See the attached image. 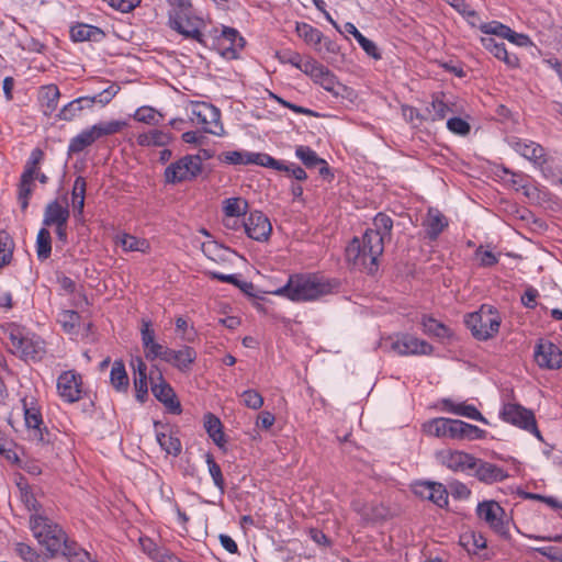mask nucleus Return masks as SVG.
<instances>
[{
	"mask_svg": "<svg viewBox=\"0 0 562 562\" xmlns=\"http://www.w3.org/2000/svg\"><path fill=\"white\" fill-rule=\"evenodd\" d=\"M331 284L323 277L306 273L291 276L285 285L272 293L294 302H304L317 300L331 293Z\"/></svg>",
	"mask_w": 562,
	"mask_h": 562,
	"instance_id": "1",
	"label": "nucleus"
},
{
	"mask_svg": "<svg viewBox=\"0 0 562 562\" xmlns=\"http://www.w3.org/2000/svg\"><path fill=\"white\" fill-rule=\"evenodd\" d=\"M423 430L428 436L453 440L477 439L484 434L482 429L474 425L445 417H437L426 422L423 425Z\"/></svg>",
	"mask_w": 562,
	"mask_h": 562,
	"instance_id": "2",
	"label": "nucleus"
},
{
	"mask_svg": "<svg viewBox=\"0 0 562 562\" xmlns=\"http://www.w3.org/2000/svg\"><path fill=\"white\" fill-rule=\"evenodd\" d=\"M30 524L34 537L40 544L46 548L50 557H54L58 552L63 553L65 547L70 543L65 531L45 517L32 516Z\"/></svg>",
	"mask_w": 562,
	"mask_h": 562,
	"instance_id": "3",
	"label": "nucleus"
},
{
	"mask_svg": "<svg viewBox=\"0 0 562 562\" xmlns=\"http://www.w3.org/2000/svg\"><path fill=\"white\" fill-rule=\"evenodd\" d=\"M384 247L381 246L380 251L373 254V245L368 243V237L362 236V239L353 238L346 248V257L353 268L373 274L379 268V258L383 254Z\"/></svg>",
	"mask_w": 562,
	"mask_h": 562,
	"instance_id": "4",
	"label": "nucleus"
},
{
	"mask_svg": "<svg viewBox=\"0 0 562 562\" xmlns=\"http://www.w3.org/2000/svg\"><path fill=\"white\" fill-rule=\"evenodd\" d=\"M8 338L11 352L25 360H40L46 352L44 340L37 336H24L19 329H12Z\"/></svg>",
	"mask_w": 562,
	"mask_h": 562,
	"instance_id": "5",
	"label": "nucleus"
},
{
	"mask_svg": "<svg viewBox=\"0 0 562 562\" xmlns=\"http://www.w3.org/2000/svg\"><path fill=\"white\" fill-rule=\"evenodd\" d=\"M191 121L202 125L205 133L221 136L224 127L221 124V112L214 105L206 102H192Z\"/></svg>",
	"mask_w": 562,
	"mask_h": 562,
	"instance_id": "6",
	"label": "nucleus"
},
{
	"mask_svg": "<svg viewBox=\"0 0 562 562\" xmlns=\"http://www.w3.org/2000/svg\"><path fill=\"white\" fill-rule=\"evenodd\" d=\"M120 87L116 85H111L100 93L93 97H80L68 104H66L59 112L58 116L64 121H71L74 117L78 115L83 110V103H87L88 108H92L94 103H99L101 105H105L111 102V100L119 92Z\"/></svg>",
	"mask_w": 562,
	"mask_h": 562,
	"instance_id": "7",
	"label": "nucleus"
},
{
	"mask_svg": "<svg viewBox=\"0 0 562 562\" xmlns=\"http://www.w3.org/2000/svg\"><path fill=\"white\" fill-rule=\"evenodd\" d=\"M201 172L200 157L187 155L166 168L165 180L167 183L176 184L184 181H191Z\"/></svg>",
	"mask_w": 562,
	"mask_h": 562,
	"instance_id": "8",
	"label": "nucleus"
},
{
	"mask_svg": "<svg viewBox=\"0 0 562 562\" xmlns=\"http://www.w3.org/2000/svg\"><path fill=\"white\" fill-rule=\"evenodd\" d=\"M501 416L505 422L528 430L541 439V434L537 427L536 418L531 411L518 404H507L504 406Z\"/></svg>",
	"mask_w": 562,
	"mask_h": 562,
	"instance_id": "9",
	"label": "nucleus"
},
{
	"mask_svg": "<svg viewBox=\"0 0 562 562\" xmlns=\"http://www.w3.org/2000/svg\"><path fill=\"white\" fill-rule=\"evenodd\" d=\"M303 71L311 76L314 81L319 83L325 90L331 92L335 95H339L340 90L345 89V87L338 82L334 74H331L328 68L314 59H308L304 63Z\"/></svg>",
	"mask_w": 562,
	"mask_h": 562,
	"instance_id": "10",
	"label": "nucleus"
},
{
	"mask_svg": "<svg viewBox=\"0 0 562 562\" xmlns=\"http://www.w3.org/2000/svg\"><path fill=\"white\" fill-rule=\"evenodd\" d=\"M465 324L476 339H488L492 330V305L483 304L479 311L469 314Z\"/></svg>",
	"mask_w": 562,
	"mask_h": 562,
	"instance_id": "11",
	"label": "nucleus"
},
{
	"mask_svg": "<svg viewBox=\"0 0 562 562\" xmlns=\"http://www.w3.org/2000/svg\"><path fill=\"white\" fill-rule=\"evenodd\" d=\"M373 226L367 229L363 236L368 237V243L373 245V254L376 255L381 246L384 247V243L391 239L393 221L389 215L379 213L373 220Z\"/></svg>",
	"mask_w": 562,
	"mask_h": 562,
	"instance_id": "12",
	"label": "nucleus"
},
{
	"mask_svg": "<svg viewBox=\"0 0 562 562\" xmlns=\"http://www.w3.org/2000/svg\"><path fill=\"white\" fill-rule=\"evenodd\" d=\"M43 158V151L38 148L34 149L31 155V159L22 173L19 191V201L22 210H26L29 205V196L32 193L33 181L36 175V166Z\"/></svg>",
	"mask_w": 562,
	"mask_h": 562,
	"instance_id": "13",
	"label": "nucleus"
},
{
	"mask_svg": "<svg viewBox=\"0 0 562 562\" xmlns=\"http://www.w3.org/2000/svg\"><path fill=\"white\" fill-rule=\"evenodd\" d=\"M505 140L515 151L533 164L542 166L547 162L546 149L540 144L532 140H521L515 136H506Z\"/></svg>",
	"mask_w": 562,
	"mask_h": 562,
	"instance_id": "14",
	"label": "nucleus"
},
{
	"mask_svg": "<svg viewBox=\"0 0 562 562\" xmlns=\"http://www.w3.org/2000/svg\"><path fill=\"white\" fill-rule=\"evenodd\" d=\"M22 405L24 411L25 425L29 429L33 431V437L42 443L48 442L49 439L46 438L44 434L46 432V435H48V431L41 427L43 424V419L40 408L34 403V398L31 397L29 401L27 397H24L22 400Z\"/></svg>",
	"mask_w": 562,
	"mask_h": 562,
	"instance_id": "15",
	"label": "nucleus"
},
{
	"mask_svg": "<svg viewBox=\"0 0 562 562\" xmlns=\"http://www.w3.org/2000/svg\"><path fill=\"white\" fill-rule=\"evenodd\" d=\"M390 349L400 356L428 355L431 352V346L428 342L411 335H403L395 340H391Z\"/></svg>",
	"mask_w": 562,
	"mask_h": 562,
	"instance_id": "16",
	"label": "nucleus"
},
{
	"mask_svg": "<svg viewBox=\"0 0 562 562\" xmlns=\"http://www.w3.org/2000/svg\"><path fill=\"white\" fill-rule=\"evenodd\" d=\"M243 226L246 234L258 241L267 240L272 231L269 218L259 211L251 212Z\"/></svg>",
	"mask_w": 562,
	"mask_h": 562,
	"instance_id": "17",
	"label": "nucleus"
},
{
	"mask_svg": "<svg viewBox=\"0 0 562 562\" xmlns=\"http://www.w3.org/2000/svg\"><path fill=\"white\" fill-rule=\"evenodd\" d=\"M57 389L60 397L66 402L79 401L81 397V375L75 371L61 373L57 381Z\"/></svg>",
	"mask_w": 562,
	"mask_h": 562,
	"instance_id": "18",
	"label": "nucleus"
},
{
	"mask_svg": "<svg viewBox=\"0 0 562 562\" xmlns=\"http://www.w3.org/2000/svg\"><path fill=\"white\" fill-rule=\"evenodd\" d=\"M438 460L452 471H467L474 469L477 461L474 457L463 451L442 450L437 454Z\"/></svg>",
	"mask_w": 562,
	"mask_h": 562,
	"instance_id": "19",
	"label": "nucleus"
},
{
	"mask_svg": "<svg viewBox=\"0 0 562 562\" xmlns=\"http://www.w3.org/2000/svg\"><path fill=\"white\" fill-rule=\"evenodd\" d=\"M535 360L541 368L559 369L562 364V351L550 341H541L536 347Z\"/></svg>",
	"mask_w": 562,
	"mask_h": 562,
	"instance_id": "20",
	"label": "nucleus"
},
{
	"mask_svg": "<svg viewBox=\"0 0 562 562\" xmlns=\"http://www.w3.org/2000/svg\"><path fill=\"white\" fill-rule=\"evenodd\" d=\"M159 383H156L151 386V392L155 397L165 404V406L173 414L181 413V405L179 401L176 398V394L171 386L166 383L161 374H159Z\"/></svg>",
	"mask_w": 562,
	"mask_h": 562,
	"instance_id": "21",
	"label": "nucleus"
},
{
	"mask_svg": "<svg viewBox=\"0 0 562 562\" xmlns=\"http://www.w3.org/2000/svg\"><path fill=\"white\" fill-rule=\"evenodd\" d=\"M170 27L181 35L193 38L199 43H203L202 33L200 32L199 25L195 21L190 19H183L180 14L170 15L169 20Z\"/></svg>",
	"mask_w": 562,
	"mask_h": 562,
	"instance_id": "22",
	"label": "nucleus"
},
{
	"mask_svg": "<svg viewBox=\"0 0 562 562\" xmlns=\"http://www.w3.org/2000/svg\"><path fill=\"white\" fill-rule=\"evenodd\" d=\"M165 353L168 357L166 362L171 363L181 371L189 370L191 364L196 359L195 350L189 346H184L180 350L170 349L168 352Z\"/></svg>",
	"mask_w": 562,
	"mask_h": 562,
	"instance_id": "23",
	"label": "nucleus"
},
{
	"mask_svg": "<svg viewBox=\"0 0 562 562\" xmlns=\"http://www.w3.org/2000/svg\"><path fill=\"white\" fill-rule=\"evenodd\" d=\"M442 407L448 413L463 416L474 420H481L487 424V420L482 416V414L476 409L475 406L469 405L465 403H456L451 398L442 400Z\"/></svg>",
	"mask_w": 562,
	"mask_h": 562,
	"instance_id": "24",
	"label": "nucleus"
},
{
	"mask_svg": "<svg viewBox=\"0 0 562 562\" xmlns=\"http://www.w3.org/2000/svg\"><path fill=\"white\" fill-rule=\"evenodd\" d=\"M68 218V207L60 205L57 201H53L45 209L43 224L46 226L67 224Z\"/></svg>",
	"mask_w": 562,
	"mask_h": 562,
	"instance_id": "25",
	"label": "nucleus"
},
{
	"mask_svg": "<svg viewBox=\"0 0 562 562\" xmlns=\"http://www.w3.org/2000/svg\"><path fill=\"white\" fill-rule=\"evenodd\" d=\"M420 486L423 488L419 492L420 495L428 498L439 507L448 505V491L442 484L435 482H426Z\"/></svg>",
	"mask_w": 562,
	"mask_h": 562,
	"instance_id": "26",
	"label": "nucleus"
},
{
	"mask_svg": "<svg viewBox=\"0 0 562 562\" xmlns=\"http://www.w3.org/2000/svg\"><path fill=\"white\" fill-rule=\"evenodd\" d=\"M225 213L224 225L231 226V220L245 215L248 210V202L241 198H229L223 202Z\"/></svg>",
	"mask_w": 562,
	"mask_h": 562,
	"instance_id": "27",
	"label": "nucleus"
},
{
	"mask_svg": "<svg viewBox=\"0 0 562 562\" xmlns=\"http://www.w3.org/2000/svg\"><path fill=\"white\" fill-rule=\"evenodd\" d=\"M104 33L97 26L78 24L70 30V36L75 42L99 41Z\"/></svg>",
	"mask_w": 562,
	"mask_h": 562,
	"instance_id": "28",
	"label": "nucleus"
},
{
	"mask_svg": "<svg viewBox=\"0 0 562 562\" xmlns=\"http://www.w3.org/2000/svg\"><path fill=\"white\" fill-rule=\"evenodd\" d=\"M110 381L112 386L119 392H126L130 385L128 375L125 366L122 361H114L111 372Z\"/></svg>",
	"mask_w": 562,
	"mask_h": 562,
	"instance_id": "29",
	"label": "nucleus"
},
{
	"mask_svg": "<svg viewBox=\"0 0 562 562\" xmlns=\"http://www.w3.org/2000/svg\"><path fill=\"white\" fill-rule=\"evenodd\" d=\"M425 225L427 227L428 237L431 239H436L448 225V222L447 218L439 211L429 210Z\"/></svg>",
	"mask_w": 562,
	"mask_h": 562,
	"instance_id": "30",
	"label": "nucleus"
},
{
	"mask_svg": "<svg viewBox=\"0 0 562 562\" xmlns=\"http://www.w3.org/2000/svg\"><path fill=\"white\" fill-rule=\"evenodd\" d=\"M171 139V136L168 133H165L159 130H151L148 133L139 134L137 137V143L140 146H165Z\"/></svg>",
	"mask_w": 562,
	"mask_h": 562,
	"instance_id": "31",
	"label": "nucleus"
},
{
	"mask_svg": "<svg viewBox=\"0 0 562 562\" xmlns=\"http://www.w3.org/2000/svg\"><path fill=\"white\" fill-rule=\"evenodd\" d=\"M494 122H497L502 125V130L505 133H510L516 130L518 126V117L512 113L505 105H499L496 110V116H494Z\"/></svg>",
	"mask_w": 562,
	"mask_h": 562,
	"instance_id": "32",
	"label": "nucleus"
},
{
	"mask_svg": "<svg viewBox=\"0 0 562 562\" xmlns=\"http://www.w3.org/2000/svg\"><path fill=\"white\" fill-rule=\"evenodd\" d=\"M204 427L213 441L220 447L223 446L225 440L220 418L211 413L206 414L204 417Z\"/></svg>",
	"mask_w": 562,
	"mask_h": 562,
	"instance_id": "33",
	"label": "nucleus"
},
{
	"mask_svg": "<svg viewBox=\"0 0 562 562\" xmlns=\"http://www.w3.org/2000/svg\"><path fill=\"white\" fill-rule=\"evenodd\" d=\"M221 41H227L231 43L229 47H226L225 50L222 53L223 56L226 57H236V49L235 47H244L245 41L241 36H239L238 32L235 29L232 27H224L222 31V37Z\"/></svg>",
	"mask_w": 562,
	"mask_h": 562,
	"instance_id": "34",
	"label": "nucleus"
},
{
	"mask_svg": "<svg viewBox=\"0 0 562 562\" xmlns=\"http://www.w3.org/2000/svg\"><path fill=\"white\" fill-rule=\"evenodd\" d=\"M117 244L126 251L147 252L149 249V243L146 239L137 238L128 234L119 235Z\"/></svg>",
	"mask_w": 562,
	"mask_h": 562,
	"instance_id": "35",
	"label": "nucleus"
},
{
	"mask_svg": "<svg viewBox=\"0 0 562 562\" xmlns=\"http://www.w3.org/2000/svg\"><path fill=\"white\" fill-rule=\"evenodd\" d=\"M448 112H452V110L448 106L446 102L436 98L426 108L425 114L422 115L424 120L429 121H439L443 120Z\"/></svg>",
	"mask_w": 562,
	"mask_h": 562,
	"instance_id": "36",
	"label": "nucleus"
},
{
	"mask_svg": "<svg viewBox=\"0 0 562 562\" xmlns=\"http://www.w3.org/2000/svg\"><path fill=\"white\" fill-rule=\"evenodd\" d=\"M460 542L469 552L486 549L487 539L480 532L471 531L460 537Z\"/></svg>",
	"mask_w": 562,
	"mask_h": 562,
	"instance_id": "37",
	"label": "nucleus"
},
{
	"mask_svg": "<svg viewBox=\"0 0 562 562\" xmlns=\"http://www.w3.org/2000/svg\"><path fill=\"white\" fill-rule=\"evenodd\" d=\"M95 140L97 138L92 130H86L70 140L68 154L71 155L80 153L88 146L92 145Z\"/></svg>",
	"mask_w": 562,
	"mask_h": 562,
	"instance_id": "38",
	"label": "nucleus"
},
{
	"mask_svg": "<svg viewBox=\"0 0 562 562\" xmlns=\"http://www.w3.org/2000/svg\"><path fill=\"white\" fill-rule=\"evenodd\" d=\"M86 180L82 177H77L74 183L71 196L72 206L78 215H81L85 207V195H86Z\"/></svg>",
	"mask_w": 562,
	"mask_h": 562,
	"instance_id": "39",
	"label": "nucleus"
},
{
	"mask_svg": "<svg viewBox=\"0 0 562 562\" xmlns=\"http://www.w3.org/2000/svg\"><path fill=\"white\" fill-rule=\"evenodd\" d=\"M494 57L504 61L508 68L519 67V58L517 54L508 49L504 43L494 42Z\"/></svg>",
	"mask_w": 562,
	"mask_h": 562,
	"instance_id": "40",
	"label": "nucleus"
},
{
	"mask_svg": "<svg viewBox=\"0 0 562 562\" xmlns=\"http://www.w3.org/2000/svg\"><path fill=\"white\" fill-rule=\"evenodd\" d=\"M52 252L50 233L46 228H41L36 237V254L40 260H46Z\"/></svg>",
	"mask_w": 562,
	"mask_h": 562,
	"instance_id": "41",
	"label": "nucleus"
},
{
	"mask_svg": "<svg viewBox=\"0 0 562 562\" xmlns=\"http://www.w3.org/2000/svg\"><path fill=\"white\" fill-rule=\"evenodd\" d=\"M504 181V183L513 188L515 190H518V188L521 186L522 178L519 175H516L508 170L507 168L503 166H494V181L497 180Z\"/></svg>",
	"mask_w": 562,
	"mask_h": 562,
	"instance_id": "42",
	"label": "nucleus"
},
{
	"mask_svg": "<svg viewBox=\"0 0 562 562\" xmlns=\"http://www.w3.org/2000/svg\"><path fill=\"white\" fill-rule=\"evenodd\" d=\"M360 513L364 519L370 521L384 520L390 516L389 509L382 504L364 505Z\"/></svg>",
	"mask_w": 562,
	"mask_h": 562,
	"instance_id": "43",
	"label": "nucleus"
},
{
	"mask_svg": "<svg viewBox=\"0 0 562 562\" xmlns=\"http://www.w3.org/2000/svg\"><path fill=\"white\" fill-rule=\"evenodd\" d=\"M295 155L306 168H315L319 162H324V159L318 157L317 154L308 146H297Z\"/></svg>",
	"mask_w": 562,
	"mask_h": 562,
	"instance_id": "44",
	"label": "nucleus"
},
{
	"mask_svg": "<svg viewBox=\"0 0 562 562\" xmlns=\"http://www.w3.org/2000/svg\"><path fill=\"white\" fill-rule=\"evenodd\" d=\"M125 125V122L122 121H111L101 122L99 124L91 126L90 128L92 130L95 138L98 139L102 136L112 135L120 132Z\"/></svg>",
	"mask_w": 562,
	"mask_h": 562,
	"instance_id": "45",
	"label": "nucleus"
},
{
	"mask_svg": "<svg viewBox=\"0 0 562 562\" xmlns=\"http://www.w3.org/2000/svg\"><path fill=\"white\" fill-rule=\"evenodd\" d=\"M422 325L426 334L434 335L439 338H443L449 335L448 327L435 318L423 316Z\"/></svg>",
	"mask_w": 562,
	"mask_h": 562,
	"instance_id": "46",
	"label": "nucleus"
},
{
	"mask_svg": "<svg viewBox=\"0 0 562 562\" xmlns=\"http://www.w3.org/2000/svg\"><path fill=\"white\" fill-rule=\"evenodd\" d=\"M220 159L224 162L232 165H248L252 164L254 153L247 151H225L220 155Z\"/></svg>",
	"mask_w": 562,
	"mask_h": 562,
	"instance_id": "47",
	"label": "nucleus"
},
{
	"mask_svg": "<svg viewBox=\"0 0 562 562\" xmlns=\"http://www.w3.org/2000/svg\"><path fill=\"white\" fill-rule=\"evenodd\" d=\"M157 441L168 454L178 456L181 452V442L172 435L159 432L157 434Z\"/></svg>",
	"mask_w": 562,
	"mask_h": 562,
	"instance_id": "48",
	"label": "nucleus"
},
{
	"mask_svg": "<svg viewBox=\"0 0 562 562\" xmlns=\"http://www.w3.org/2000/svg\"><path fill=\"white\" fill-rule=\"evenodd\" d=\"M63 554L69 560V562H95L86 550L77 547L75 542H70L65 547Z\"/></svg>",
	"mask_w": 562,
	"mask_h": 562,
	"instance_id": "49",
	"label": "nucleus"
},
{
	"mask_svg": "<svg viewBox=\"0 0 562 562\" xmlns=\"http://www.w3.org/2000/svg\"><path fill=\"white\" fill-rule=\"evenodd\" d=\"M296 32L307 43L318 44L322 41V33L307 23H297Z\"/></svg>",
	"mask_w": 562,
	"mask_h": 562,
	"instance_id": "50",
	"label": "nucleus"
},
{
	"mask_svg": "<svg viewBox=\"0 0 562 562\" xmlns=\"http://www.w3.org/2000/svg\"><path fill=\"white\" fill-rule=\"evenodd\" d=\"M206 463L215 486L223 493L225 490V482L220 465L215 462L213 456L210 453L206 454Z\"/></svg>",
	"mask_w": 562,
	"mask_h": 562,
	"instance_id": "51",
	"label": "nucleus"
},
{
	"mask_svg": "<svg viewBox=\"0 0 562 562\" xmlns=\"http://www.w3.org/2000/svg\"><path fill=\"white\" fill-rule=\"evenodd\" d=\"M243 403L251 409H259L263 405L262 396L255 390H247L241 393Z\"/></svg>",
	"mask_w": 562,
	"mask_h": 562,
	"instance_id": "52",
	"label": "nucleus"
},
{
	"mask_svg": "<svg viewBox=\"0 0 562 562\" xmlns=\"http://www.w3.org/2000/svg\"><path fill=\"white\" fill-rule=\"evenodd\" d=\"M252 164L263 166V167H269V168L280 170V171L282 170L283 165H284L283 162L271 157L270 155L260 154V153L254 154Z\"/></svg>",
	"mask_w": 562,
	"mask_h": 562,
	"instance_id": "53",
	"label": "nucleus"
},
{
	"mask_svg": "<svg viewBox=\"0 0 562 562\" xmlns=\"http://www.w3.org/2000/svg\"><path fill=\"white\" fill-rule=\"evenodd\" d=\"M79 315L75 311H63L59 315V323L64 329L68 333L72 331L77 326Z\"/></svg>",
	"mask_w": 562,
	"mask_h": 562,
	"instance_id": "54",
	"label": "nucleus"
},
{
	"mask_svg": "<svg viewBox=\"0 0 562 562\" xmlns=\"http://www.w3.org/2000/svg\"><path fill=\"white\" fill-rule=\"evenodd\" d=\"M504 509L494 502V532L499 533L504 538L508 537L509 530H508V522L505 525L501 519H498V515H503Z\"/></svg>",
	"mask_w": 562,
	"mask_h": 562,
	"instance_id": "55",
	"label": "nucleus"
},
{
	"mask_svg": "<svg viewBox=\"0 0 562 562\" xmlns=\"http://www.w3.org/2000/svg\"><path fill=\"white\" fill-rule=\"evenodd\" d=\"M447 126L451 132L459 135H467L470 132L469 123L460 117L449 119Z\"/></svg>",
	"mask_w": 562,
	"mask_h": 562,
	"instance_id": "56",
	"label": "nucleus"
},
{
	"mask_svg": "<svg viewBox=\"0 0 562 562\" xmlns=\"http://www.w3.org/2000/svg\"><path fill=\"white\" fill-rule=\"evenodd\" d=\"M479 462L476 468L473 470L475 471V476L483 482L491 483L492 482V465H490L486 462H483L479 459H476Z\"/></svg>",
	"mask_w": 562,
	"mask_h": 562,
	"instance_id": "57",
	"label": "nucleus"
},
{
	"mask_svg": "<svg viewBox=\"0 0 562 562\" xmlns=\"http://www.w3.org/2000/svg\"><path fill=\"white\" fill-rule=\"evenodd\" d=\"M145 349L147 350V352H146L147 359L160 358L164 361H167V358H168L165 352H168L170 350L169 348H165L164 346H161L160 344H157L155 341L149 345V348H145Z\"/></svg>",
	"mask_w": 562,
	"mask_h": 562,
	"instance_id": "58",
	"label": "nucleus"
},
{
	"mask_svg": "<svg viewBox=\"0 0 562 562\" xmlns=\"http://www.w3.org/2000/svg\"><path fill=\"white\" fill-rule=\"evenodd\" d=\"M16 552L25 562H41L40 555L27 544L19 543Z\"/></svg>",
	"mask_w": 562,
	"mask_h": 562,
	"instance_id": "59",
	"label": "nucleus"
},
{
	"mask_svg": "<svg viewBox=\"0 0 562 562\" xmlns=\"http://www.w3.org/2000/svg\"><path fill=\"white\" fill-rule=\"evenodd\" d=\"M278 56L281 63L291 64L303 71L304 63L302 64V58L299 53L283 52L280 53Z\"/></svg>",
	"mask_w": 562,
	"mask_h": 562,
	"instance_id": "60",
	"label": "nucleus"
},
{
	"mask_svg": "<svg viewBox=\"0 0 562 562\" xmlns=\"http://www.w3.org/2000/svg\"><path fill=\"white\" fill-rule=\"evenodd\" d=\"M358 43L369 56H371L374 59L381 58V54L374 42L367 38L366 36H362L361 38H359Z\"/></svg>",
	"mask_w": 562,
	"mask_h": 562,
	"instance_id": "61",
	"label": "nucleus"
},
{
	"mask_svg": "<svg viewBox=\"0 0 562 562\" xmlns=\"http://www.w3.org/2000/svg\"><path fill=\"white\" fill-rule=\"evenodd\" d=\"M139 2L140 0H109V4L121 12L132 11Z\"/></svg>",
	"mask_w": 562,
	"mask_h": 562,
	"instance_id": "62",
	"label": "nucleus"
},
{
	"mask_svg": "<svg viewBox=\"0 0 562 562\" xmlns=\"http://www.w3.org/2000/svg\"><path fill=\"white\" fill-rule=\"evenodd\" d=\"M157 112L150 106H143L135 113V119L144 123H155Z\"/></svg>",
	"mask_w": 562,
	"mask_h": 562,
	"instance_id": "63",
	"label": "nucleus"
},
{
	"mask_svg": "<svg viewBox=\"0 0 562 562\" xmlns=\"http://www.w3.org/2000/svg\"><path fill=\"white\" fill-rule=\"evenodd\" d=\"M44 95L47 99V106L54 110L57 106L60 92L56 86H47L44 88Z\"/></svg>",
	"mask_w": 562,
	"mask_h": 562,
	"instance_id": "64",
	"label": "nucleus"
}]
</instances>
